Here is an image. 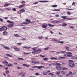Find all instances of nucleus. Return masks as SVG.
<instances>
[{
  "instance_id": "obj_1",
  "label": "nucleus",
  "mask_w": 77,
  "mask_h": 77,
  "mask_svg": "<svg viewBox=\"0 0 77 77\" xmlns=\"http://www.w3.org/2000/svg\"><path fill=\"white\" fill-rule=\"evenodd\" d=\"M70 54H72H72L71 52H67L66 54H64V56H65V57H71V56H72V55H70Z\"/></svg>"
},
{
  "instance_id": "obj_2",
  "label": "nucleus",
  "mask_w": 77,
  "mask_h": 77,
  "mask_svg": "<svg viewBox=\"0 0 77 77\" xmlns=\"http://www.w3.org/2000/svg\"><path fill=\"white\" fill-rule=\"evenodd\" d=\"M40 52H41V50L39 49L37 51H34L32 52V53L35 54H38V53H40Z\"/></svg>"
},
{
  "instance_id": "obj_3",
  "label": "nucleus",
  "mask_w": 77,
  "mask_h": 77,
  "mask_svg": "<svg viewBox=\"0 0 77 77\" xmlns=\"http://www.w3.org/2000/svg\"><path fill=\"white\" fill-rule=\"evenodd\" d=\"M39 2H41V3H47V2H48V1H40L38 2L33 3V4L36 5L38 4Z\"/></svg>"
},
{
  "instance_id": "obj_4",
  "label": "nucleus",
  "mask_w": 77,
  "mask_h": 77,
  "mask_svg": "<svg viewBox=\"0 0 77 77\" xmlns=\"http://www.w3.org/2000/svg\"><path fill=\"white\" fill-rule=\"evenodd\" d=\"M52 64L54 65H56L58 66H60L61 64L60 63H57V62H56L54 63H53Z\"/></svg>"
},
{
  "instance_id": "obj_5",
  "label": "nucleus",
  "mask_w": 77,
  "mask_h": 77,
  "mask_svg": "<svg viewBox=\"0 0 77 77\" xmlns=\"http://www.w3.org/2000/svg\"><path fill=\"white\" fill-rule=\"evenodd\" d=\"M51 22L54 23H58V24H59V23H61V22L60 21L55 20L54 21Z\"/></svg>"
},
{
  "instance_id": "obj_6",
  "label": "nucleus",
  "mask_w": 77,
  "mask_h": 77,
  "mask_svg": "<svg viewBox=\"0 0 77 77\" xmlns=\"http://www.w3.org/2000/svg\"><path fill=\"white\" fill-rule=\"evenodd\" d=\"M14 23H13L12 24H9L8 25V27H14Z\"/></svg>"
},
{
  "instance_id": "obj_7",
  "label": "nucleus",
  "mask_w": 77,
  "mask_h": 77,
  "mask_svg": "<svg viewBox=\"0 0 77 77\" xmlns=\"http://www.w3.org/2000/svg\"><path fill=\"white\" fill-rule=\"evenodd\" d=\"M13 48L14 50H16V51H20V48H19L14 47Z\"/></svg>"
},
{
  "instance_id": "obj_8",
  "label": "nucleus",
  "mask_w": 77,
  "mask_h": 77,
  "mask_svg": "<svg viewBox=\"0 0 77 77\" xmlns=\"http://www.w3.org/2000/svg\"><path fill=\"white\" fill-rule=\"evenodd\" d=\"M69 65L70 66V67H74V63H71V64H69Z\"/></svg>"
},
{
  "instance_id": "obj_9",
  "label": "nucleus",
  "mask_w": 77,
  "mask_h": 77,
  "mask_svg": "<svg viewBox=\"0 0 77 77\" xmlns=\"http://www.w3.org/2000/svg\"><path fill=\"white\" fill-rule=\"evenodd\" d=\"M47 24H44L42 25V27L44 29H46V28H47Z\"/></svg>"
},
{
  "instance_id": "obj_10",
  "label": "nucleus",
  "mask_w": 77,
  "mask_h": 77,
  "mask_svg": "<svg viewBox=\"0 0 77 77\" xmlns=\"http://www.w3.org/2000/svg\"><path fill=\"white\" fill-rule=\"evenodd\" d=\"M1 28L2 29V31L5 30H7V28L5 26L2 27Z\"/></svg>"
},
{
  "instance_id": "obj_11",
  "label": "nucleus",
  "mask_w": 77,
  "mask_h": 77,
  "mask_svg": "<svg viewBox=\"0 0 77 77\" xmlns=\"http://www.w3.org/2000/svg\"><path fill=\"white\" fill-rule=\"evenodd\" d=\"M8 32L6 31H4L3 32V34L4 35V36H7L8 35Z\"/></svg>"
},
{
  "instance_id": "obj_12",
  "label": "nucleus",
  "mask_w": 77,
  "mask_h": 77,
  "mask_svg": "<svg viewBox=\"0 0 77 77\" xmlns=\"http://www.w3.org/2000/svg\"><path fill=\"white\" fill-rule=\"evenodd\" d=\"M61 69L62 70H68V68L65 67H61Z\"/></svg>"
},
{
  "instance_id": "obj_13",
  "label": "nucleus",
  "mask_w": 77,
  "mask_h": 77,
  "mask_svg": "<svg viewBox=\"0 0 77 77\" xmlns=\"http://www.w3.org/2000/svg\"><path fill=\"white\" fill-rule=\"evenodd\" d=\"M74 62V61L71 60H69L68 61V63H69V64H71L72 63H73Z\"/></svg>"
},
{
  "instance_id": "obj_14",
  "label": "nucleus",
  "mask_w": 77,
  "mask_h": 77,
  "mask_svg": "<svg viewBox=\"0 0 77 77\" xmlns=\"http://www.w3.org/2000/svg\"><path fill=\"white\" fill-rule=\"evenodd\" d=\"M19 11L20 13H23V12H25V10L22 9L20 10H19Z\"/></svg>"
},
{
  "instance_id": "obj_15",
  "label": "nucleus",
  "mask_w": 77,
  "mask_h": 77,
  "mask_svg": "<svg viewBox=\"0 0 77 77\" xmlns=\"http://www.w3.org/2000/svg\"><path fill=\"white\" fill-rule=\"evenodd\" d=\"M4 48H5L6 49V50H10V48L9 47H8L6 46H4Z\"/></svg>"
},
{
  "instance_id": "obj_16",
  "label": "nucleus",
  "mask_w": 77,
  "mask_h": 77,
  "mask_svg": "<svg viewBox=\"0 0 77 77\" xmlns=\"http://www.w3.org/2000/svg\"><path fill=\"white\" fill-rule=\"evenodd\" d=\"M14 36H15V37H16L17 38H18V37H20V35L19 34H15L14 35Z\"/></svg>"
},
{
  "instance_id": "obj_17",
  "label": "nucleus",
  "mask_w": 77,
  "mask_h": 77,
  "mask_svg": "<svg viewBox=\"0 0 77 77\" xmlns=\"http://www.w3.org/2000/svg\"><path fill=\"white\" fill-rule=\"evenodd\" d=\"M6 56H9V57H13L12 56V55H11L10 54H6Z\"/></svg>"
},
{
  "instance_id": "obj_18",
  "label": "nucleus",
  "mask_w": 77,
  "mask_h": 77,
  "mask_svg": "<svg viewBox=\"0 0 77 77\" xmlns=\"http://www.w3.org/2000/svg\"><path fill=\"white\" fill-rule=\"evenodd\" d=\"M52 40L53 41H55V42H57L58 43L59 42V40L58 39L54 38L52 39Z\"/></svg>"
},
{
  "instance_id": "obj_19",
  "label": "nucleus",
  "mask_w": 77,
  "mask_h": 77,
  "mask_svg": "<svg viewBox=\"0 0 77 77\" xmlns=\"http://www.w3.org/2000/svg\"><path fill=\"white\" fill-rule=\"evenodd\" d=\"M23 48H26L27 49H29V48H32V47H27V46H23Z\"/></svg>"
},
{
  "instance_id": "obj_20",
  "label": "nucleus",
  "mask_w": 77,
  "mask_h": 77,
  "mask_svg": "<svg viewBox=\"0 0 77 77\" xmlns=\"http://www.w3.org/2000/svg\"><path fill=\"white\" fill-rule=\"evenodd\" d=\"M65 59V57H61L60 58V60H63V59Z\"/></svg>"
},
{
  "instance_id": "obj_21",
  "label": "nucleus",
  "mask_w": 77,
  "mask_h": 77,
  "mask_svg": "<svg viewBox=\"0 0 77 77\" xmlns=\"http://www.w3.org/2000/svg\"><path fill=\"white\" fill-rule=\"evenodd\" d=\"M56 69H57V70H59V69H61V67L59 66H56Z\"/></svg>"
},
{
  "instance_id": "obj_22",
  "label": "nucleus",
  "mask_w": 77,
  "mask_h": 77,
  "mask_svg": "<svg viewBox=\"0 0 77 77\" xmlns=\"http://www.w3.org/2000/svg\"><path fill=\"white\" fill-rule=\"evenodd\" d=\"M67 50H69V48L67 46H65L64 47Z\"/></svg>"
},
{
  "instance_id": "obj_23",
  "label": "nucleus",
  "mask_w": 77,
  "mask_h": 77,
  "mask_svg": "<svg viewBox=\"0 0 77 77\" xmlns=\"http://www.w3.org/2000/svg\"><path fill=\"white\" fill-rule=\"evenodd\" d=\"M50 59H51V60H57V58H56L54 57H51L50 58Z\"/></svg>"
},
{
  "instance_id": "obj_24",
  "label": "nucleus",
  "mask_w": 77,
  "mask_h": 77,
  "mask_svg": "<svg viewBox=\"0 0 77 77\" xmlns=\"http://www.w3.org/2000/svg\"><path fill=\"white\" fill-rule=\"evenodd\" d=\"M67 24L65 23L62 24V26H63V27H65V26H67Z\"/></svg>"
},
{
  "instance_id": "obj_25",
  "label": "nucleus",
  "mask_w": 77,
  "mask_h": 77,
  "mask_svg": "<svg viewBox=\"0 0 77 77\" xmlns=\"http://www.w3.org/2000/svg\"><path fill=\"white\" fill-rule=\"evenodd\" d=\"M48 26L49 27H54V25H53L50 24H48Z\"/></svg>"
},
{
  "instance_id": "obj_26",
  "label": "nucleus",
  "mask_w": 77,
  "mask_h": 77,
  "mask_svg": "<svg viewBox=\"0 0 77 77\" xmlns=\"http://www.w3.org/2000/svg\"><path fill=\"white\" fill-rule=\"evenodd\" d=\"M44 68V66H38V69H41V68Z\"/></svg>"
},
{
  "instance_id": "obj_27",
  "label": "nucleus",
  "mask_w": 77,
  "mask_h": 77,
  "mask_svg": "<svg viewBox=\"0 0 77 77\" xmlns=\"http://www.w3.org/2000/svg\"><path fill=\"white\" fill-rule=\"evenodd\" d=\"M32 50H34V51H36V50H37V48L36 47H34V48H32Z\"/></svg>"
},
{
  "instance_id": "obj_28",
  "label": "nucleus",
  "mask_w": 77,
  "mask_h": 77,
  "mask_svg": "<svg viewBox=\"0 0 77 77\" xmlns=\"http://www.w3.org/2000/svg\"><path fill=\"white\" fill-rule=\"evenodd\" d=\"M30 54V53H26V52H24L23 53V54H24L25 55H28V54Z\"/></svg>"
},
{
  "instance_id": "obj_29",
  "label": "nucleus",
  "mask_w": 77,
  "mask_h": 77,
  "mask_svg": "<svg viewBox=\"0 0 77 77\" xmlns=\"http://www.w3.org/2000/svg\"><path fill=\"white\" fill-rule=\"evenodd\" d=\"M58 43H59L60 44H63L64 43V42L63 41H59Z\"/></svg>"
},
{
  "instance_id": "obj_30",
  "label": "nucleus",
  "mask_w": 77,
  "mask_h": 77,
  "mask_svg": "<svg viewBox=\"0 0 77 77\" xmlns=\"http://www.w3.org/2000/svg\"><path fill=\"white\" fill-rule=\"evenodd\" d=\"M23 74V72L21 71L19 73V75H22V74Z\"/></svg>"
},
{
  "instance_id": "obj_31",
  "label": "nucleus",
  "mask_w": 77,
  "mask_h": 77,
  "mask_svg": "<svg viewBox=\"0 0 77 77\" xmlns=\"http://www.w3.org/2000/svg\"><path fill=\"white\" fill-rule=\"evenodd\" d=\"M54 75V74L53 73H50L48 74V75H50V76H52V77H53V75Z\"/></svg>"
},
{
  "instance_id": "obj_32",
  "label": "nucleus",
  "mask_w": 77,
  "mask_h": 77,
  "mask_svg": "<svg viewBox=\"0 0 77 77\" xmlns=\"http://www.w3.org/2000/svg\"><path fill=\"white\" fill-rule=\"evenodd\" d=\"M3 64H8V62H7V61H5L3 62Z\"/></svg>"
},
{
  "instance_id": "obj_33",
  "label": "nucleus",
  "mask_w": 77,
  "mask_h": 77,
  "mask_svg": "<svg viewBox=\"0 0 77 77\" xmlns=\"http://www.w3.org/2000/svg\"><path fill=\"white\" fill-rule=\"evenodd\" d=\"M9 5H10V4H9V3L6 4L4 5V6H5V7L6 6H9Z\"/></svg>"
},
{
  "instance_id": "obj_34",
  "label": "nucleus",
  "mask_w": 77,
  "mask_h": 77,
  "mask_svg": "<svg viewBox=\"0 0 77 77\" xmlns=\"http://www.w3.org/2000/svg\"><path fill=\"white\" fill-rule=\"evenodd\" d=\"M43 75H47V73L46 72H43Z\"/></svg>"
},
{
  "instance_id": "obj_35",
  "label": "nucleus",
  "mask_w": 77,
  "mask_h": 77,
  "mask_svg": "<svg viewBox=\"0 0 77 77\" xmlns=\"http://www.w3.org/2000/svg\"><path fill=\"white\" fill-rule=\"evenodd\" d=\"M72 59H77V57H72Z\"/></svg>"
},
{
  "instance_id": "obj_36",
  "label": "nucleus",
  "mask_w": 77,
  "mask_h": 77,
  "mask_svg": "<svg viewBox=\"0 0 77 77\" xmlns=\"http://www.w3.org/2000/svg\"><path fill=\"white\" fill-rule=\"evenodd\" d=\"M67 13L68 14V15H70L71 14V12L69 11H67Z\"/></svg>"
},
{
  "instance_id": "obj_37",
  "label": "nucleus",
  "mask_w": 77,
  "mask_h": 77,
  "mask_svg": "<svg viewBox=\"0 0 77 77\" xmlns=\"http://www.w3.org/2000/svg\"><path fill=\"white\" fill-rule=\"evenodd\" d=\"M43 59L45 61H47V60H48V58H43Z\"/></svg>"
},
{
  "instance_id": "obj_38",
  "label": "nucleus",
  "mask_w": 77,
  "mask_h": 77,
  "mask_svg": "<svg viewBox=\"0 0 77 77\" xmlns=\"http://www.w3.org/2000/svg\"><path fill=\"white\" fill-rule=\"evenodd\" d=\"M29 23H27V22H24L22 23L21 24H29Z\"/></svg>"
},
{
  "instance_id": "obj_39",
  "label": "nucleus",
  "mask_w": 77,
  "mask_h": 77,
  "mask_svg": "<svg viewBox=\"0 0 77 77\" xmlns=\"http://www.w3.org/2000/svg\"><path fill=\"white\" fill-rule=\"evenodd\" d=\"M61 74H65V73H66V72H64L63 71H62L61 72Z\"/></svg>"
},
{
  "instance_id": "obj_40",
  "label": "nucleus",
  "mask_w": 77,
  "mask_h": 77,
  "mask_svg": "<svg viewBox=\"0 0 77 77\" xmlns=\"http://www.w3.org/2000/svg\"><path fill=\"white\" fill-rule=\"evenodd\" d=\"M25 6V5H21L19 6V8H23V7H24Z\"/></svg>"
},
{
  "instance_id": "obj_41",
  "label": "nucleus",
  "mask_w": 77,
  "mask_h": 77,
  "mask_svg": "<svg viewBox=\"0 0 77 77\" xmlns=\"http://www.w3.org/2000/svg\"><path fill=\"white\" fill-rule=\"evenodd\" d=\"M49 49V47H47L44 48V50H48Z\"/></svg>"
},
{
  "instance_id": "obj_42",
  "label": "nucleus",
  "mask_w": 77,
  "mask_h": 77,
  "mask_svg": "<svg viewBox=\"0 0 77 77\" xmlns=\"http://www.w3.org/2000/svg\"><path fill=\"white\" fill-rule=\"evenodd\" d=\"M57 5H52V7H53V8H55V7H57Z\"/></svg>"
},
{
  "instance_id": "obj_43",
  "label": "nucleus",
  "mask_w": 77,
  "mask_h": 77,
  "mask_svg": "<svg viewBox=\"0 0 77 77\" xmlns=\"http://www.w3.org/2000/svg\"><path fill=\"white\" fill-rule=\"evenodd\" d=\"M8 66L10 67V66H13V64H9L8 65Z\"/></svg>"
},
{
  "instance_id": "obj_44",
  "label": "nucleus",
  "mask_w": 77,
  "mask_h": 77,
  "mask_svg": "<svg viewBox=\"0 0 77 77\" xmlns=\"http://www.w3.org/2000/svg\"><path fill=\"white\" fill-rule=\"evenodd\" d=\"M60 71H59L57 72L56 74L57 75H59V74H60Z\"/></svg>"
},
{
  "instance_id": "obj_45",
  "label": "nucleus",
  "mask_w": 77,
  "mask_h": 77,
  "mask_svg": "<svg viewBox=\"0 0 77 77\" xmlns=\"http://www.w3.org/2000/svg\"><path fill=\"white\" fill-rule=\"evenodd\" d=\"M7 22H8V23H13V22L11 21L10 20H7Z\"/></svg>"
},
{
  "instance_id": "obj_46",
  "label": "nucleus",
  "mask_w": 77,
  "mask_h": 77,
  "mask_svg": "<svg viewBox=\"0 0 77 77\" xmlns=\"http://www.w3.org/2000/svg\"><path fill=\"white\" fill-rule=\"evenodd\" d=\"M66 53V52L65 51H61V53L62 54H65V53Z\"/></svg>"
},
{
  "instance_id": "obj_47",
  "label": "nucleus",
  "mask_w": 77,
  "mask_h": 77,
  "mask_svg": "<svg viewBox=\"0 0 77 77\" xmlns=\"http://www.w3.org/2000/svg\"><path fill=\"white\" fill-rule=\"evenodd\" d=\"M18 59L20 60H24L23 59V58H18Z\"/></svg>"
},
{
  "instance_id": "obj_48",
  "label": "nucleus",
  "mask_w": 77,
  "mask_h": 77,
  "mask_svg": "<svg viewBox=\"0 0 77 77\" xmlns=\"http://www.w3.org/2000/svg\"><path fill=\"white\" fill-rule=\"evenodd\" d=\"M60 11V9H54L53 10V11Z\"/></svg>"
},
{
  "instance_id": "obj_49",
  "label": "nucleus",
  "mask_w": 77,
  "mask_h": 77,
  "mask_svg": "<svg viewBox=\"0 0 77 77\" xmlns=\"http://www.w3.org/2000/svg\"><path fill=\"white\" fill-rule=\"evenodd\" d=\"M62 65H66V63L63 62L62 63Z\"/></svg>"
},
{
  "instance_id": "obj_50",
  "label": "nucleus",
  "mask_w": 77,
  "mask_h": 77,
  "mask_svg": "<svg viewBox=\"0 0 77 77\" xmlns=\"http://www.w3.org/2000/svg\"><path fill=\"white\" fill-rule=\"evenodd\" d=\"M69 75H71V74H72V72L71 71H70L69 72Z\"/></svg>"
},
{
  "instance_id": "obj_51",
  "label": "nucleus",
  "mask_w": 77,
  "mask_h": 77,
  "mask_svg": "<svg viewBox=\"0 0 77 77\" xmlns=\"http://www.w3.org/2000/svg\"><path fill=\"white\" fill-rule=\"evenodd\" d=\"M76 2H74L73 3L72 5V6H75V5Z\"/></svg>"
},
{
  "instance_id": "obj_52",
  "label": "nucleus",
  "mask_w": 77,
  "mask_h": 77,
  "mask_svg": "<svg viewBox=\"0 0 77 77\" xmlns=\"http://www.w3.org/2000/svg\"><path fill=\"white\" fill-rule=\"evenodd\" d=\"M35 64H39V61H36L35 63Z\"/></svg>"
},
{
  "instance_id": "obj_53",
  "label": "nucleus",
  "mask_w": 77,
  "mask_h": 77,
  "mask_svg": "<svg viewBox=\"0 0 77 77\" xmlns=\"http://www.w3.org/2000/svg\"><path fill=\"white\" fill-rule=\"evenodd\" d=\"M26 21L28 22H27V23H30V20H29L27 19L26 20Z\"/></svg>"
},
{
  "instance_id": "obj_54",
  "label": "nucleus",
  "mask_w": 77,
  "mask_h": 77,
  "mask_svg": "<svg viewBox=\"0 0 77 77\" xmlns=\"http://www.w3.org/2000/svg\"><path fill=\"white\" fill-rule=\"evenodd\" d=\"M38 38H39V39H42V38H43V37H38Z\"/></svg>"
},
{
  "instance_id": "obj_55",
  "label": "nucleus",
  "mask_w": 77,
  "mask_h": 77,
  "mask_svg": "<svg viewBox=\"0 0 77 77\" xmlns=\"http://www.w3.org/2000/svg\"><path fill=\"white\" fill-rule=\"evenodd\" d=\"M67 17L66 16H61V18H66Z\"/></svg>"
},
{
  "instance_id": "obj_56",
  "label": "nucleus",
  "mask_w": 77,
  "mask_h": 77,
  "mask_svg": "<svg viewBox=\"0 0 77 77\" xmlns=\"http://www.w3.org/2000/svg\"><path fill=\"white\" fill-rule=\"evenodd\" d=\"M33 68H38V66H34L33 67Z\"/></svg>"
},
{
  "instance_id": "obj_57",
  "label": "nucleus",
  "mask_w": 77,
  "mask_h": 77,
  "mask_svg": "<svg viewBox=\"0 0 77 77\" xmlns=\"http://www.w3.org/2000/svg\"><path fill=\"white\" fill-rule=\"evenodd\" d=\"M69 27L70 28V29H74V26H69Z\"/></svg>"
},
{
  "instance_id": "obj_58",
  "label": "nucleus",
  "mask_w": 77,
  "mask_h": 77,
  "mask_svg": "<svg viewBox=\"0 0 77 77\" xmlns=\"http://www.w3.org/2000/svg\"><path fill=\"white\" fill-rule=\"evenodd\" d=\"M12 10L13 11H16V9L15 8H14L13 9H12Z\"/></svg>"
},
{
  "instance_id": "obj_59",
  "label": "nucleus",
  "mask_w": 77,
  "mask_h": 77,
  "mask_svg": "<svg viewBox=\"0 0 77 77\" xmlns=\"http://www.w3.org/2000/svg\"><path fill=\"white\" fill-rule=\"evenodd\" d=\"M69 75H70L69 74V73H68L66 75V77H68V76H69Z\"/></svg>"
},
{
  "instance_id": "obj_60",
  "label": "nucleus",
  "mask_w": 77,
  "mask_h": 77,
  "mask_svg": "<svg viewBox=\"0 0 77 77\" xmlns=\"http://www.w3.org/2000/svg\"><path fill=\"white\" fill-rule=\"evenodd\" d=\"M9 72V70H7L6 72V74H8Z\"/></svg>"
},
{
  "instance_id": "obj_61",
  "label": "nucleus",
  "mask_w": 77,
  "mask_h": 77,
  "mask_svg": "<svg viewBox=\"0 0 77 77\" xmlns=\"http://www.w3.org/2000/svg\"><path fill=\"white\" fill-rule=\"evenodd\" d=\"M35 75H37V76H38V75H39V73H36V74H35Z\"/></svg>"
},
{
  "instance_id": "obj_62",
  "label": "nucleus",
  "mask_w": 77,
  "mask_h": 77,
  "mask_svg": "<svg viewBox=\"0 0 77 77\" xmlns=\"http://www.w3.org/2000/svg\"><path fill=\"white\" fill-rule=\"evenodd\" d=\"M55 17H59V15L57 14L55 15Z\"/></svg>"
},
{
  "instance_id": "obj_63",
  "label": "nucleus",
  "mask_w": 77,
  "mask_h": 77,
  "mask_svg": "<svg viewBox=\"0 0 77 77\" xmlns=\"http://www.w3.org/2000/svg\"><path fill=\"white\" fill-rule=\"evenodd\" d=\"M25 74H26V73H23L22 75V77H24V75H25Z\"/></svg>"
},
{
  "instance_id": "obj_64",
  "label": "nucleus",
  "mask_w": 77,
  "mask_h": 77,
  "mask_svg": "<svg viewBox=\"0 0 77 77\" xmlns=\"http://www.w3.org/2000/svg\"><path fill=\"white\" fill-rule=\"evenodd\" d=\"M23 66H27V64H23Z\"/></svg>"
}]
</instances>
